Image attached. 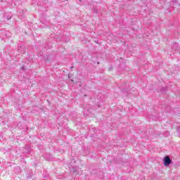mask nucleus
<instances>
[{
  "instance_id": "obj_1",
  "label": "nucleus",
  "mask_w": 180,
  "mask_h": 180,
  "mask_svg": "<svg viewBox=\"0 0 180 180\" xmlns=\"http://www.w3.org/2000/svg\"><path fill=\"white\" fill-rule=\"evenodd\" d=\"M171 162H172V160H171V158L169 156H166L163 159V164L165 167H169L171 165Z\"/></svg>"
},
{
  "instance_id": "obj_4",
  "label": "nucleus",
  "mask_w": 180,
  "mask_h": 180,
  "mask_svg": "<svg viewBox=\"0 0 180 180\" xmlns=\"http://www.w3.org/2000/svg\"><path fill=\"white\" fill-rule=\"evenodd\" d=\"M122 92H124V90H122Z\"/></svg>"
},
{
  "instance_id": "obj_3",
  "label": "nucleus",
  "mask_w": 180,
  "mask_h": 180,
  "mask_svg": "<svg viewBox=\"0 0 180 180\" xmlns=\"http://www.w3.org/2000/svg\"><path fill=\"white\" fill-rule=\"evenodd\" d=\"M25 53V51H22V52H21L22 54H23Z\"/></svg>"
},
{
  "instance_id": "obj_2",
  "label": "nucleus",
  "mask_w": 180,
  "mask_h": 180,
  "mask_svg": "<svg viewBox=\"0 0 180 180\" xmlns=\"http://www.w3.org/2000/svg\"><path fill=\"white\" fill-rule=\"evenodd\" d=\"M45 160L47 161H53V155H50L49 153H47L44 155Z\"/></svg>"
}]
</instances>
